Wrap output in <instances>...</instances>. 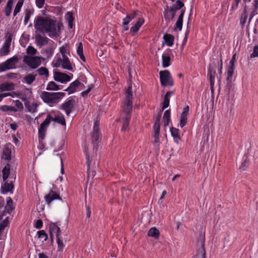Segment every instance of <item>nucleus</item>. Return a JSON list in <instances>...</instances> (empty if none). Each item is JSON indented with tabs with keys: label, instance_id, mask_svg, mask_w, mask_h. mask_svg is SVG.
<instances>
[{
	"label": "nucleus",
	"instance_id": "f257e3e1",
	"mask_svg": "<svg viewBox=\"0 0 258 258\" xmlns=\"http://www.w3.org/2000/svg\"><path fill=\"white\" fill-rule=\"evenodd\" d=\"M35 29L42 33H48L50 37L56 36L55 21L52 19L38 16L34 20Z\"/></svg>",
	"mask_w": 258,
	"mask_h": 258
},
{
	"label": "nucleus",
	"instance_id": "f03ea898",
	"mask_svg": "<svg viewBox=\"0 0 258 258\" xmlns=\"http://www.w3.org/2000/svg\"><path fill=\"white\" fill-rule=\"evenodd\" d=\"M36 49L33 46H29L27 48V53L29 55L24 57V62L27 64H40L45 61V58L40 56H33L36 53Z\"/></svg>",
	"mask_w": 258,
	"mask_h": 258
},
{
	"label": "nucleus",
	"instance_id": "7ed1b4c3",
	"mask_svg": "<svg viewBox=\"0 0 258 258\" xmlns=\"http://www.w3.org/2000/svg\"><path fill=\"white\" fill-rule=\"evenodd\" d=\"M64 96L65 93L63 92H48L43 91L40 95V97L44 102L52 106L56 103V100L62 98Z\"/></svg>",
	"mask_w": 258,
	"mask_h": 258
},
{
	"label": "nucleus",
	"instance_id": "20e7f679",
	"mask_svg": "<svg viewBox=\"0 0 258 258\" xmlns=\"http://www.w3.org/2000/svg\"><path fill=\"white\" fill-rule=\"evenodd\" d=\"M205 231L201 232L197 239V253L194 258H206V253L205 250Z\"/></svg>",
	"mask_w": 258,
	"mask_h": 258
},
{
	"label": "nucleus",
	"instance_id": "39448f33",
	"mask_svg": "<svg viewBox=\"0 0 258 258\" xmlns=\"http://www.w3.org/2000/svg\"><path fill=\"white\" fill-rule=\"evenodd\" d=\"M133 95L132 87L128 86L125 92V100L124 105L122 107L123 111L126 114L125 116H129L133 109Z\"/></svg>",
	"mask_w": 258,
	"mask_h": 258
},
{
	"label": "nucleus",
	"instance_id": "423d86ee",
	"mask_svg": "<svg viewBox=\"0 0 258 258\" xmlns=\"http://www.w3.org/2000/svg\"><path fill=\"white\" fill-rule=\"evenodd\" d=\"M222 67L223 66H210L208 70V77L210 80V88L212 91H213L214 86L215 84V78L216 75V70H218V73L221 76L222 73Z\"/></svg>",
	"mask_w": 258,
	"mask_h": 258
},
{
	"label": "nucleus",
	"instance_id": "0eeeda50",
	"mask_svg": "<svg viewBox=\"0 0 258 258\" xmlns=\"http://www.w3.org/2000/svg\"><path fill=\"white\" fill-rule=\"evenodd\" d=\"M76 101L74 96L67 98L59 107V109L64 111L67 116H70L71 112L75 109Z\"/></svg>",
	"mask_w": 258,
	"mask_h": 258
},
{
	"label": "nucleus",
	"instance_id": "6e6552de",
	"mask_svg": "<svg viewBox=\"0 0 258 258\" xmlns=\"http://www.w3.org/2000/svg\"><path fill=\"white\" fill-rule=\"evenodd\" d=\"M60 52L61 55V57L58 56V58L56 59V61L55 63L52 64H71V62L67 55V54H69V46L67 44L63 45L60 48Z\"/></svg>",
	"mask_w": 258,
	"mask_h": 258
},
{
	"label": "nucleus",
	"instance_id": "1a4fd4ad",
	"mask_svg": "<svg viewBox=\"0 0 258 258\" xmlns=\"http://www.w3.org/2000/svg\"><path fill=\"white\" fill-rule=\"evenodd\" d=\"M235 66H229L227 68L226 73V89L227 90L228 92H229L230 90L232 87V81L235 80L236 76H234V71Z\"/></svg>",
	"mask_w": 258,
	"mask_h": 258
},
{
	"label": "nucleus",
	"instance_id": "9d476101",
	"mask_svg": "<svg viewBox=\"0 0 258 258\" xmlns=\"http://www.w3.org/2000/svg\"><path fill=\"white\" fill-rule=\"evenodd\" d=\"M10 179L11 180L8 179L6 180V181H3L4 183L2 184L1 192L2 194L5 195L8 192L13 193L14 189V184L13 183L16 179V176L14 175V177L11 176Z\"/></svg>",
	"mask_w": 258,
	"mask_h": 258
},
{
	"label": "nucleus",
	"instance_id": "9b49d317",
	"mask_svg": "<svg viewBox=\"0 0 258 258\" xmlns=\"http://www.w3.org/2000/svg\"><path fill=\"white\" fill-rule=\"evenodd\" d=\"M159 75L162 86H172L173 85V79L169 71L167 70L161 71Z\"/></svg>",
	"mask_w": 258,
	"mask_h": 258
},
{
	"label": "nucleus",
	"instance_id": "f8f14e48",
	"mask_svg": "<svg viewBox=\"0 0 258 258\" xmlns=\"http://www.w3.org/2000/svg\"><path fill=\"white\" fill-rule=\"evenodd\" d=\"M14 209L13 200L11 197H8L7 198V204L5 207V210L0 213V219L3 218L7 213L11 214Z\"/></svg>",
	"mask_w": 258,
	"mask_h": 258
},
{
	"label": "nucleus",
	"instance_id": "ddd939ff",
	"mask_svg": "<svg viewBox=\"0 0 258 258\" xmlns=\"http://www.w3.org/2000/svg\"><path fill=\"white\" fill-rule=\"evenodd\" d=\"M53 78L55 81L61 83L69 82L71 79V78L67 74L57 72L53 73Z\"/></svg>",
	"mask_w": 258,
	"mask_h": 258
},
{
	"label": "nucleus",
	"instance_id": "4468645a",
	"mask_svg": "<svg viewBox=\"0 0 258 258\" xmlns=\"http://www.w3.org/2000/svg\"><path fill=\"white\" fill-rule=\"evenodd\" d=\"M45 201L48 205H50L54 200H62L60 196L55 191L50 190L49 193L44 197Z\"/></svg>",
	"mask_w": 258,
	"mask_h": 258
},
{
	"label": "nucleus",
	"instance_id": "2eb2a0df",
	"mask_svg": "<svg viewBox=\"0 0 258 258\" xmlns=\"http://www.w3.org/2000/svg\"><path fill=\"white\" fill-rule=\"evenodd\" d=\"M189 107L188 105L186 106L182 110L180 117L179 126L181 128L183 127L187 123V116L189 111Z\"/></svg>",
	"mask_w": 258,
	"mask_h": 258
},
{
	"label": "nucleus",
	"instance_id": "dca6fc26",
	"mask_svg": "<svg viewBox=\"0 0 258 258\" xmlns=\"http://www.w3.org/2000/svg\"><path fill=\"white\" fill-rule=\"evenodd\" d=\"M81 84V83L78 80H76L73 82L71 83L68 88L63 89V91L68 92L69 94L74 93L76 91L77 88Z\"/></svg>",
	"mask_w": 258,
	"mask_h": 258
},
{
	"label": "nucleus",
	"instance_id": "f3484780",
	"mask_svg": "<svg viewBox=\"0 0 258 258\" xmlns=\"http://www.w3.org/2000/svg\"><path fill=\"white\" fill-rule=\"evenodd\" d=\"M10 173V164L9 163H7L2 169V177L3 181H6V180H8V178L9 177L10 178L11 176L14 177L13 174L11 175Z\"/></svg>",
	"mask_w": 258,
	"mask_h": 258
},
{
	"label": "nucleus",
	"instance_id": "a211bd4d",
	"mask_svg": "<svg viewBox=\"0 0 258 258\" xmlns=\"http://www.w3.org/2000/svg\"><path fill=\"white\" fill-rule=\"evenodd\" d=\"M174 94V91H170L166 92L164 95L163 102L162 103V111H163L169 106L170 96Z\"/></svg>",
	"mask_w": 258,
	"mask_h": 258
},
{
	"label": "nucleus",
	"instance_id": "6ab92c4d",
	"mask_svg": "<svg viewBox=\"0 0 258 258\" xmlns=\"http://www.w3.org/2000/svg\"><path fill=\"white\" fill-rule=\"evenodd\" d=\"M138 13V11H134L132 13L127 14L125 18H124L122 20V25L123 26L127 25L133 19L136 17Z\"/></svg>",
	"mask_w": 258,
	"mask_h": 258
},
{
	"label": "nucleus",
	"instance_id": "aec40b11",
	"mask_svg": "<svg viewBox=\"0 0 258 258\" xmlns=\"http://www.w3.org/2000/svg\"><path fill=\"white\" fill-rule=\"evenodd\" d=\"M138 13V11H134L132 13L127 14L125 18H124L122 20V25L123 26L127 25L133 19L136 17Z\"/></svg>",
	"mask_w": 258,
	"mask_h": 258
},
{
	"label": "nucleus",
	"instance_id": "412c9836",
	"mask_svg": "<svg viewBox=\"0 0 258 258\" xmlns=\"http://www.w3.org/2000/svg\"><path fill=\"white\" fill-rule=\"evenodd\" d=\"M138 13V11H134L132 13L127 14L125 18H124L122 20V25L123 26L127 25L133 19L136 17Z\"/></svg>",
	"mask_w": 258,
	"mask_h": 258
},
{
	"label": "nucleus",
	"instance_id": "4be33fe9",
	"mask_svg": "<svg viewBox=\"0 0 258 258\" xmlns=\"http://www.w3.org/2000/svg\"><path fill=\"white\" fill-rule=\"evenodd\" d=\"M100 133H92L91 136V141L94 145V149H97V146L99 143L101 141Z\"/></svg>",
	"mask_w": 258,
	"mask_h": 258
},
{
	"label": "nucleus",
	"instance_id": "5701e85b",
	"mask_svg": "<svg viewBox=\"0 0 258 258\" xmlns=\"http://www.w3.org/2000/svg\"><path fill=\"white\" fill-rule=\"evenodd\" d=\"M176 11L177 10L174 8V6L171 7L169 11H166L164 13V17L165 20L168 21L172 20L175 16Z\"/></svg>",
	"mask_w": 258,
	"mask_h": 258
},
{
	"label": "nucleus",
	"instance_id": "b1692460",
	"mask_svg": "<svg viewBox=\"0 0 258 258\" xmlns=\"http://www.w3.org/2000/svg\"><path fill=\"white\" fill-rule=\"evenodd\" d=\"M154 129V141L153 143L154 144L155 148L157 149H159V135L160 128H153Z\"/></svg>",
	"mask_w": 258,
	"mask_h": 258
},
{
	"label": "nucleus",
	"instance_id": "393cba45",
	"mask_svg": "<svg viewBox=\"0 0 258 258\" xmlns=\"http://www.w3.org/2000/svg\"><path fill=\"white\" fill-rule=\"evenodd\" d=\"M144 20L143 18H139L138 21L136 23L135 25L131 28L130 31L132 33V35H134L139 31L140 28L144 24Z\"/></svg>",
	"mask_w": 258,
	"mask_h": 258
},
{
	"label": "nucleus",
	"instance_id": "a878e982",
	"mask_svg": "<svg viewBox=\"0 0 258 258\" xmlns=\"http://www.w3.org/2000/svg\"><path fill=\"white\" fill-rule=\"evenodd\" d=\"M19 98L24 102L26 108V111H35L30 108V101L29 99L23 92L20 94Z\"/></svg>",
	"mask_w": 258,
	"mask_h": 258
},
{
	"label": "nucleus",
	"instance_id": "bb28decb",
	"mask_svg": "<svg viewBox=\"0 0 258 258\" xmlns=\"http://www.w3.org/2000/svg\"><path fill=\"white\" fill-rule=\"evenodd\" d=\"M14 89V84L13 83H4L0 84V92L6 91H12Z\"/></svg>",
	"mask_w": 258,
	"mask_h": 258
},
{
	"label": "nucleus",
	"instance_id": "cd10ccee",
	"mask_svg": "<svg viewBox=\"0 0 258 258\" xmlns=\"http://www.w3.org/2000/svg\"><path fill=\"white\" fill-rule=\"evenodd\" d=\"M36 41L40 46H43L48 43L49 39L46 37H43L41 34H37L36 37Z\"/></svg>",
	"mask_w": 258,
	"mask_h": 258
},
{
	"label": "nucleus",
	"instance_id": "c85d7f7f",
	"mask_svg": "<svg viewBox=\"0 0 258 258\" xmlns=\"http://www.w3.org/2000/svg\"><path fill=\"white\" fill-rule=\"evenodd\" d=\"M170 131L171 136L173 137L174 141L178 144V141L181 140V138L179 135V130L174 127H171Z\"/></svg>",
	"mask_w": 258,
	"mask_h": 258
},
{
	"label": "nucleus",
	"instance_id": "c756f323",
	"mask_svg": "<svg viewBox=\"0 0 258 258\" xmlns=\"http://www.w3.org/2000/svg\"><path fill=\"white\" fill-rule=\"evenodd\" d=\"M36 76L37 74L34 73L29 74L24 77L23 81L30 85L35 81Z\"/></svg>",
	"mask_w": 258,
	"mask_h": 258
},
{
	"label": "nucleus",
	"instance_id": "7c9ffc66",
	"mask_svg": "<svg viewBox=\"0 0 258 258\" xmlns=\"http://www.w3.org/2000/svg\"><path fill=\"white\" fill-rule=\"evenodd\" d=\"M59 222H50L49 224V234L51 239V241H53V233L54 232L58 226L60 225Z\"/></svg>",
	"mask_w": 258,
	"mask_h": 258
},
{
	"label": "nucleus",
	"instance_id": "2f4dec72",
	"mask_svg": "<svg viewBox=\"0 0 258 258\" xmlns=\"http://www.w3.org/2000/svg\"><path fill=\"white\" fill-rule=\"evenodd\" d=\"M165 43L168 46H171L173 44L174 37L170 34H165L163 36Z\"/></svg>",
	"mask_w": 258,
	"mask_h": 258
},
{
	"label": "nucleus",
	"instance_id": "473e14b6",
	"mask_svg": "<svg viewBox=\"0 0 258 258\" xmlns=\"http://www.w3.org/2000/svg\"><path fill=\"white\" fill-rule=\"evenodd\" d=\"M160 235L159 231L156 227H152L148 232V235L150 237L158 239Z\"/></svg>",
	"mask_w": 258,
	"mask_h": 258
},
{
	"label": "nucleus",
	"instance_id": "72a5a7b5",
	"mask_svg": "<svg viewBox=\"0 0 258 258\" xmlns=\"http://www.w3.org/2000/svg\"><path fill=\"white\" fill-rule=\"evenodd\" d=\"M9 217H7L5 219H0V234H1L6 227L9 226L10 222Z\"/></svg>",
	"mask_w": 258,
	"mask_h": 258
},
{
	"label": "nucleus",
	"instance_id": "f704fd0d",
	"mask_svg": "<svg viewBox=\"0 0 258 258\" xmlns=\"http://www.w3.org/2000/svg\"><path fill=\"white\" fill-rule=\"evenodd\" d=\"M163 118L164 125L165 126L168 125L169 122L171 121L170 109L166 110L164 112Z\"/></svg>",
	"mask_w": 258,
	"mask_h": 258
},
{
	"label": "nucleus",
	"instance_id": "c9c22d12",
	"mask_svg": "<svg viewBox=\"0 0 258 258\" xmlns=\"http://www.w3.org/2000/svg\"><path fill=\"white\" fill-rule=\"evenodd\" d=\"M185 13L184 10H182L180 11V14L178 18V20L176 23V28H178L179 30H181L182 29V22H183V18Z\"/></svg>",
	"mask_w": 258,
	"mask_h": 258
},
{
	"label": "nucleus",
	"instance_id": "e433bc0d",
	"mask_svg": "<svg viewBox=\"0 0 258 258\" xmlns=\"http://www.w3.org/2000/svg\"><path fill=\"white\" fill-rule=\"evenodd\" d=\"M61 89L59 85L53 81L49 82L46 87V90L48 91H57Z\"/></svg>",
	"mask_w": 258,
	"mask_h": 258
},
{
	"label": "nucleus",
	"instance_id": "4c0bfd02",
	"mask_svg": "<svg viewBox=\"0 0 258 258\" xmlns=\"http://www.w3.org/2000/svg\"><path fill=\"white\" fill-rule=\"evenodd\" d=\"M52 121H54L57 123H59L62 125H66V122L64 117L63 115L61 116H56L54 117H53L51 116Z\"/></svg>",
	"mask_w": 258,
	"mask_h": 258
},
{
	"label": "nucleus",
	"instance_id": "58836bf2",
	"mask_svg": "<svg viewBox=\"0 0 258 258\" xmlns=\"http://www.w3.org/2000/svg\"><path fill=\"white\" fill-rule=\"evenodd\" d=\"M14 3L13 0H9L7 2V5L5 7V13L6 16H10L12 12V6Z\"/></svg>",
	"mask_w": 258,
	"mask_h": 258
},
{
	"label": "nucleus",
	"instance_id": "ea45409f",
	"mask_svg": "<svg viewBox=\"0 0 258 258\" xmlns=\"http://www.w3.org/2000/svg\"><path fill=\"white\" fill-rule=\"evenodd\" d=\"M131 117L130 116H125L123 120L121 131H125L128 129Z\"/></svg>",
	"mask_w": 258,
	"mask_h": 258
},
{
	"label": "nucleus",
	"instance_id": "a19ab883",
	"mask_svg": "<svg viewBox=\"0 0 258 258\" xmlns=\"http://www.w3.org/2000/svg\"><path fill=\"white\" fill-rule=\"evenodd\" d=\"M0 109L3 112L13 111L14 112H16L18 111V109L15 107L8 106L6 105L1 106Z\"/></svg>",
	"mask_w": 258,
	"mask_h": 258
},
{
	"label": "nucleus",
	"instance_id": "79ce46f5",
	"mask_svg": "<svg viewBox=\"0 0 258 258\" xmlns=\"http://www.w3.org/2000/svg\"><path fill=\"white\" fill-rule=\"evenodd\" d=\"M247 19V7L245 6L244 8V10L243 13L241 14L240 23L242 26H244L246 22V20Z\"/></svg>",
	"mask_w": 258,
	"mask_h": 258
},
{
	"label": "nucleus",
	"instance_id": "37998d69",
	"mask_svg": "<svg viewBox=\"0 0 258 258\" xmlns=\"http://www.w3.org/2000/svg\"><path fill=\"white\" fill-rule=\"evenodd\" d=\"M11 149L9 148H5L3 152V158L6 160H10L11 159Z\"/></svg>",
	"mask_w": 258,
	"mask_h": 258
},
{
	"label": "nucleus",
	"instance_id": "c03bdc74",
	"mask_svg": "<svg viewBox=\"0 0 258 258\" xmlns=\"http://www.w3.org/2000/svg\"><path fill=\"white\" fill-rule=\"evenodd\" d=\"M86 159L87 160V173L89 177H92V178L94 176L95 174V172L92 169H91L90 168V163L89 160V155L86 154Z\"/></svg>",
	"mask_w": 258,
	"mask_h": 258
},
{
	"label": "nucleus",
	"instance_id": "a18cd8bd",
	"mask_svg": "<svg viewBox=\"0 0 258 258\" xmlns=\"http://www.w3.org/2000/svg\"><path fill=\"white\" fill-rule=\"evenodd\" d=\"M56 243L57 244V250L58 251H62L64 247L62 237H58L57 236L56 238Z\"/></svg>",
	"mask_w": 258,
	"mask_h": 258
},
{
	"label": "nucleus",
	"instance_id": "49530a36",
	"mask_svg": "<svg viewBox=\"0 0 258 258\" xmlns=\"http://www.w3.org/2000/svg\"><path fill=\"white\" fill-rule=\"evenodd\" d=\"M23 4V0H19L18 3H17V5L16 6L14 11L13 14H14V16H15L20 11Z\"/></svg>",
	"mask_w": 258,
	"mask_h": 258
},
{
	"label": "nucleus",
	"instance_id": "de8ad7c7",
	"mask_svg": "<svg viewBox=\"0 0 258 258\" xmlns=\"http://www.w3.org/2000/svg\"><path fill=\"white\" fill-rule=\"evenodd\" d=\"M10 46L4 44L3 47L0 50V54L1 55H5L10 52Z\"/></svg>",
	"mask_w": 258,
	"mask_h": 258
},
{
	"label": "nucleus",
	"instance_id": "09e8293b",
	"mask_svg": "<svg viewBox=\"0 0 258 258\" xmlns=\"http://www.w3.org/2000/svg\"><path fill=\"white\" fill-rule=\"evenodd\" d=\"M249 165L248 161L247 160V157H245V158L243 157L242 159V162H241V164L239 167V169L242 171H244L246 169Z\"/></svg>",
	"mask_w": 258,
	"mask_h": 258
},
{
	"label": "nucleus",
	"instance_id": "8fccbe9b",
	"mask_svg": "<svg viewBox=\"0 0 258 258\" xmlns=\"http://www.w3.org/2000/svg\"><path fill=\"white\" fill-rule=\"evenodd\" d=\"M74 17L72 13L68 12L67 13V20L68 22L69 26L70 28H72L73 27V21H74Z\"/></svg>",
	"mask_w": 258,
	"mask_h": 258
},
{
	"label": "nucleus",
	"instance_id": "3c124183",
	"mask_svg": "<svg viewBox=\"0 0 258 258\" xmlns=\"http://www.w3.org/2000/svg\"><path fill=\"white\" fill-rule=\"evenodd\" d=\"M37 235L39 238H44V241H46L48 239V235L43 230L37 231Z\"/></svg>",
	"mask_w": 258,
	"mask_h": 258
},
{
	"label": "nucleus",
	"instance_id": "603ef678",
	"mask_svg": "<svg viewBox=\"0 0 258 258\" xmlns=\"http://www.w3.org/2000/svg\"><path fill=\"white\" fill-rule=\"evenodd\" d=\"M19 58L17 56H13L7 60L5 62L2 63L1 64H12V63H16L18 62Z\"/></svg>",
	"mask_w": 258,
	"mask_h": 258
},
{
	"label": "nucleus",
	"instance_id": "864d4df0",
	"mask_svg": "<svg viewBox=\"0 0 258 258\" xmlns=\"http://www.w3.org/2000/svg\"><path fill=\"white\" fill-rule=\"evenodd\" d=\"M162 111H162V110H161L160 111V112L158 113L157 116H156L155 122L154 126H153V128H160V119H161V112Z\"/></svg>",
	"mask_w": 258,
	"mask_h": 258
},
{
	"label": "nucleus",
	"instance_id": "5fc2aeb1",
	"mask_svg": "<svg viewBox=\"0 0 258 258\" xmlns=\"http://www.w3.org/2000/svg\"><path fill=\"white\" fill-rule=\"evenodd\" d=\"M38 72L39 75L40 76H44L47 77L49 75L48 70L44 68L41 67L38 70Z\"/></svg>",
	"mask_w": 258,
	"mask_h": 258
},
{
	"label": "nucleus",
	"instance_id": "6e6d98bb",
	"mask_svg": "<svg viewBox=\"0 0 258 258\" xmlns=\"http://www.w3.org/2000/svg\"><path fill=\"white\" fill-rule=\"evenodd\" d=\"M46 132V131L44 130V129L38 128V139L39 142L44 139Z\"/></svg>",
	"mask_w": 258,
	"mask_h": 258
},
{
	"label": "nucleus",
	"instance_id": "4d7b16f0",
	"mask_svg": "<svg viewBox=\"0 0 258 258\" xmlns=\"http://www.w3.org/2000/svg\"><path fill=\"white\" fill-rule=\"evenodd\" d=\"M39 104L37 103V102H33L32 103H31L30 102V108L31 109H34L35 111H27V112H31V113H34L37 112V107L38 106Z\"/></svg>",
	"mask_w": 258,
	"mask_h": 258
},
{
	"label": "nucleus",
	"instance_id": "13d9d810",
	"mask_svg": "<svg viewBox=\"0 0 258 258\" xmlns=\"http://www.w3.org/2000/svg\"><path fill=\"white\" fill-rule=\"evenodd\" d=\"M23 93L28 97V98L31 99L32 97V92L31 88H26L23 91Z\"/></svg>",
	"mask_w": 258,
	"mask_h": 258
},
{
	"label": "nucleus",
	"instance_id": "bf43d9fd",
	"mask_svg": "<svg viewBox=\"0 0 258 258\" xmlns=\"http://www.w3.org/2000/svg\"><path fill=\"white\" fill-rule=\"evenodd\" d=\"M16 66H0V72H3L7 70L15 69Z\"/></svg>",
	"mask_w": 258,
	"mask_h": 258
},
{
	"label": "nucleus",
	"instance_id": "052dcab7",
	"mask_svg": "<svg viewBox=\"0 0 258 258\" xmlns=\"http://www.w3.org/2000/svg\"><path fill=\"white\" fill-rule=\"evenodd\" d=\"M170 61V57L166 54L162 55V64H169Z\"/></svg>",
	"mask_w": 258,
	"mask_h": 258
},
{
	"label": "nucleus",
	"instance_id": "680f3d73",
	"mask_svg": "<svg viewBox=\"0 0 258 258\" xmlns=\"http://www.w3.org/2000/svg\"><path fill=\"white\" fill-rule=\"evenodd\" d=\"M32 12L30 10H26V15L24 18V24L26 25L28 22L30 16L32 14Z\"/></svg>",
	"mask_w": 258,
	"mask_h": 258
},
{
	"label": "nucleus",
	"instance_id": "e2e57ef3",
	"mask_svg": "<svg viewBox=\"0 0 258 258\" xmlns=\"http://www.w3.org/2000/svg\"><path fill=\"white\" fill-rule=\"evenodd\" d=\"M12 36L13 34L12 33L7 34L6 36V40L4 44L10 46L12 40Z\"/></svg>",
	"mask_w": 258,
	"mask_h": 258
},
{
	"label": "nucleus",
	"instance_id": "0e129e2a",
	"mask_svg": "<svg viewBox=\"0 0 258 258\" xmlns=\"http://www.w3.org/2000/svg\"><path fill=\"white\" fill-rule=\"evenodd\" d=\"M173 6H174V8L176 9V10H179L181 8H182L184 6V4L183 2H182L180 0H177L175 4L173 5Z\"/></svg>",
	"mask_w": 258,
	"mask_h": 258
},
{
	"label": "nucleus",
	"instance_id": "69168bd1",
	"mask_svg": "<svg viewBox=\"0 0 258 258\" xmlns=\"http://www.w3.org/2000/svg\"><path fill=\"white\" fill-rule=\"evenodd\" d=\"M100 122L99 120H96L94 123L93 131L92 133H100L99 131Z\"/></svg>",
	"mask_w": 258,
	"mask_h": 258
},
{
	"label": "nucleus",
	"instance_id": "338daca9",
	"mask_svg": "<svg viewBox=\"0 0 258 258\" xmlns=\"http://www.w3.org/2000/svg\"><path fill=\"white\" fill-rule=\"evenodd\" d=\"M94 87V85L91 84L88 87V88L85 91L82 92L81 93V95L82 97H86L88 95V93L91 91V90L93 89Z\"/></svg>",
	"mask_w": 258,
	"mask_h": 258
},
{
	"label": "nucleus",
	"instance_id": "774afa93",
	"mask_svg": "<svg viewBox=\"0 0 258 258\" xmlns=\"http://www.w3.org/2000/svg\"><path fill=\"white\" fill-rule=\"evenodd\" d=\"M15 105L17 107L18 111H21L24 108L22 103L18 100L15 101Z\"/></svg>",
	"mask_w": 258,
	"mask_h": 258
}]
</instances>
